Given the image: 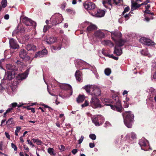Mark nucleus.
<instances>
[{"mask_svg":"<svg viewBox=\"0 0 156 156\" xmlns=\"http://www.w3.org/2000/svg\"><path fill=\"white\" fill-rule=\"evenodd\" d=\"M113 99L114 101L106 98L104 101L106 103L105 105L107 106H110L111 109L119 112H121L122 110V106L120 101H119V97L117 96L113 97Z\"/></svg>","mask_w":156,"mask_h":156,"instance_id":"nucleus-1","label":"nucleus"},{"mask_svg":"<svg viewBox=\"0 0 156 156\" xmlns=\"http://www.w3.org/2000/svg\"><path fill=\"white\" fill-rule=\"evenodd\" d=\"M84 88L86 92L91 95L92 97H98L101 94L100 89L94 86L86 85L84 87Z\"/></svg>","mask_w":156,"mask_h":156,"instance_id":"nucleus-2","label":"nucleus"},{"mask_svg":"<svg viewBox=\"0 0 156 156\" xmlns=\"http://www.w3.org/2000/svg\"><path fill=\"white\" fill-rule=\"evenodd\" d=\"M124 118V121L125 125L128 128H130L132 126L131 122L134 120V115L132 114L131 111L126 112L122 114Z\"/></svg>","mask_w":156,"mask_h":156,"instance_id":"nucleus-3","label":"nucleus"},{"mask_svg":"<svg viewBox=\"0 0 156 156\" xmlns=\"http://www.w3.org/2000/svg\"><path fill=\"white\" fill-rule=\"evenodd\" d=\"M62 16L60 14H56L52 16L51 18V20H52V25L53 26L61 23L62 22Z\"/></svg>","mask_w":156,"mask_h":156,"instance_id":"nucleus-4","label":"nucleus"},{"mask_svg":"<svg viewBox=\"0 0 156 156\" xmlns=\"http://www.w3.org/2000/svg\"><path fill=\"white\" fill-rule=\"evenodd\" d=\"M92 119L93 122L97 126H99V123L101 124L104 120L103 117L100 115L93 116L92 118Z\"/></svg>","mask_w":156,"mask_h":156,"instance_id":"nucleus-5","label":"nucleus"},{"mask_svg":"<svg viewBox=\"0 0 156 156\" xmlns=\"http://www.w3.org/2000/svg\"><path fill=\"white\" fill-rule=\"evenodd\" d=\"M138 1V0H131V10H133L140 7L142 5H145L150 2V0H147L142 3L140 4H138L136 2Z\"/></svg>","mask_w":156,"mask_h":156,"instance_id":"nucleus-6","label":"nucleus"},{"mask_svg":"<svg viewBox=\"0 0 156 156\" xmlns=\"http://www.w3.org/2000/svg\"><path fill=\"white\" fill-rule=\"evenodd\" d=\"M90 105L93 108L101 107V105L98 97H92L90 102Z\"/></svg>","mask_w":156,"mask_h":156,"instance_id":"nucleus-7","label":"nucleus"},{"mask_svg":"<svg viewBox=\"0 0 156 156\" xmlns=\"http://www.w3.org/2000/svg\"><path fill=\"white\" fill-rule=\"evenodd\" d=\"M23 23H24L27 26H30L34 25V26L36 23L35 22L33 21L29 18L27 17H21L20 18Z\"/></svg>","mask_w":156,"mask_h":156,"instance_id":"nucleus-8","label":"nucleus"},{"mask_svg":"<svg viewBox=\"0 0 156 156\" xmlns=\"http://www.w3.org/2000/svg\"><path fill=\"white\" fill-rule=\"evenodd\" d=\"M106 31L103 30H99L95 32L94 33V36L96 38L99 39L104 38L105 34Z\"/></svg>","mask_w":156,"mask_h":156,"instance_id":"nucleus-9","label":"nucleus"},{"mask_svg":"<svg viewBox=\"0 0 156 156\" xmlns=\"http://www.w3.org/2000/svg\"><path fill=\"white\" fill-rule=\"evenodd\" d=\"M140 42L148 46L153 45L154 44V42L150 39L144 37H142L140 39Z\"/></svg>","mask_w":156,"mask_h":156,"instance_id":"nucleus-10","label":"nucleus"},{"mask_svg":"<svg viewBox=\"0 0 156 156\" xmlns=\"http://www.w3.org/2000/svg\"><path fill=\"white\" fill-rule=\"evenodd\" d=\"M83 5L85 9L87 10L94 9L95 7V4L91 2H86Z\"/></svg>","mask_w":156,"mask_h":156,"instance_id":"nucleus-11","label":"nucleus"},{"mask_svg":"<svg viewBox=\"0 0 156 156\" xmlns=\"http://www.w3.org/2000/svg\"><path fill=\"white\" fill-rule=\"evenodd\" d=\"M29 70L30 69H28L26 70L24 73L19 74L16 76L17 79L20 80L26 79L28 75Z\"/></svg>","mask_w":156,"mask_h":156,"instance_id":"nucleus-12","label":"nucleus"},{"mask_svg":"<svg viewBox=\"0 0 156 156\" xmlns=\"http://www.w3.org/2000/svg\"><path fill=\"white\" fill-rule=\"evenodd\" d=\"M19 56L22 59H25L26 60H29L30 57L27 55V53L24 49H21L19 53Z\"/></svg>","mask_w":156,"mask_h":156,"instance_id":"nucleus-13","label":"nucleus"},{"mask_svg":"<svg viewBox=\"0 0 156 156\" xmlns=\"http://www.w3.org/2000/svg\"><path fill=\"white\" fill-rule=\"evenodd\" d=\"M25 31V29L23 27L21 26L20 27L18 25L16 29L13 31L12 35L13 36L15 34H22L24 33Z\"/></svg>","mask_w":156,"mask_h":156,"instance_id":"nucleus-14","label":"nucleus"},{"mask_svg":"<svg viewBox=\"0 0 156 156\" xmlns=\"http://www.w3.org/2000/svg\"><path fill=\"white\" fill-rule=\"evenodd\" d=\"M111 33V37L113 40L115 41V38H120L121 37V33L118 30L113 31L110 32Z\"/></svg>","mask_w":156,"mask_h":156,"instance_id":"nucleus-15","label":"nucleus"},{"mask_svg":"<svg viewBox=\"0 0 156 156\" xmlns=\"http://www.w3.org/2000/svg\"><path fill=\"white\" fill-rule=\"evenodd\" d=\"M10 47L11 48L13 49L18 48L19 47L18 44L15 39L12 38L9 40Z\"/></svg>","mask_w":156,"mask_h":156,"instance_id":"nucleus-16","label":"nucleus"},{"mask_svg":"<svg viewBox=\"0 0 156 156\" xmlns=\"http://www.w3.org/2000/svg\"><path fill=\"white\" fill-rule=\"evenodd\" d=\"M47 54V51L46 49L42 50L41 51H39L35 55V57L37 58L38 57L41 58Z\"/></svg>","mask_w":156,"mask_h":156,"instance_id":"nucleus-17","label":"nucleus"},{"mask_svg":"<svg viewBox=\"0 0 156 156\" xmlns=\"http://www.w3.org/2000/svg\"><path fill=\"white\" fill-rule=\"evenodd\" d=\"M15 73H13L12 71H9L7 73L5 76L6 78H7L9 80H11L15 77Z\"/></svg>","mask_w":156,"mask_h":156,"instance_id":"nucleus-18","label":"nucleus"},{"mask_svg":"<svg viewBox=\"0 0 156 156\" xmlns=\"http://www.w3.org/2000/svg\"><path fill=\"white\" fill-rule=\"evenodd\" d=\"M57 39L54 37H47L45 40L47 43L49 44H51L55 42L56 41Z\"/></svg>","mask_w":156,"mask_h":156,"instance_id":"nucleus-19","label":"nucleus"},{"mask_svg":"<svg viewBox=\"0 0 156 156\" xmlns=\"http://www.w3.org/2000/svg\"><path fill=\"white\" fill-rule=\"evenodd\" d=\"M105 12L102 10L99 9L97 10V13L95 14V16L97 17H101L104 16Z\"/></svg>","mask_w":156,"mask_h":156,"instance_id":"nucleus-20","label":"nucleus"},{"mask_svg":"<svg viewBox=\"0 0 156 156\" xmlns=\"http://www.w3.org/2000/svg\"><path fill=\"white\" fill-rule=\"evenodd\" d=\"M111 1V0H102V3L103 5L106 8H108V5L112 6Z\"/></svg>","mask_w":156,"mask_h":156,"instance_id":"nucleus-21","label":"nucleus"},{"mask_svg":"<svg viewBox=\"0 0 156 156\" xmlns=\"http://www.w3.org/2000/svg\"><path fill=\"white\" fill-rule=\"evenodd\" d=\"M147 142L145 139L143 138L140 140L139 144L141 147H145L147 145Z\"/></svg>","mask_w":156,"mask_h":156,"instance_id":"nucleus-22","label":"nucleus"},{"mask_svg":"<svg viewBox=\"0 0 156 156\" xmlns=\"http://www.w3.org/2000/svg\"><path fill=\"white\" fill-rule=\"evenodd\" d=\"M76 80L79 81H80L82 78V73L79 70H77L75 74Z\"/></svg>","mask_w":156,"mask_h":156,"instance_id":"nucleus-23","label":"nucleus"},{"mask_svg":"<svg viewBox=\"0 0 156 156\" xmlns=\"http://www.w3.org/2000/svg\"><path fill=\"white\" fill-rule=\"evenodd\" d=\"M26 48L28 51L32 50L34 51L36 49V47L35 46L30 44H27L26 46Z\"/></svg>","mask_w":156,"mask_h":156,"instance_id":"nucleus-24","label":"nucleus"},{"mask_svg":"<svg viewBox=\"0 0 156 156\" xmlns=\"http://www.w3.org/2000/svg\"><path fill=\"white\" fill-rule=\"evenodd\" d=\"M96 28L97 27L95 25L92 24H90L87 27V31L89 32L95 30Z\"/></svg>","mask_w":156,"mask_h":156,"instance_id":"nucleus-25","label":"nucleus"},{"mask_svg":"<svg viewBox=\"0 0 156 156\" xmlns=\"http://www.w3.org/2000/svg\"><path fill=\"white\" fill-rule=\"evenodd\" d=\"M114 53L118 55H120L122 53V51L120 48L115 47L114 51Z\"/></svg>","mask_w":156,"mask_h":156,"instance_id":"nucleus-26","label":"nucleus"},{"mask_svg":"<svg viewBox=\"0 0 156 156\" xmlns=\"http://www.w3.org/2000/svg\"><path fill=\"white\" fill-rule=\"evenodd\" d=\"M63 87L64 89L68 90H70L71 94L70 95H71L72 94L73 90L72 87L69 84H65L63 85Z\"/></svg>","mask_w":156,"mask_h":156,"instance_id":"nucleus-27","label":"nucleus"},{"mask_svg":"<svg viewBox=\"0 0 156 156\" xmlns=\"http://www.w3.org/2000/svg\"><path fill=\"white\" fill-rule=\"evenodd\" d=\"M85 97L84 95H79L76 99V101L78 103H81L84 100Z\"/></svg>","mask_w":156,"mask_h":156,"instance_id":"nucleus-28","label":"nucleus"},{"mask_svg":"<svg viewBox=\"0 0 156 156\" xmlns=\"http://www.w3.org/2000/svg\"><path fill=\"white\" fill-rule=\"evenodd\" d=\"M117 45L119 46H122L124 44V41L121 39H120L118 41H115Z\"/></svg>","mask_w":156,"mask_h":156,"instance_id":"nucleus-29","label":"nucleus"},{"mask_svg":"<svg viewBox=\"0 0 156 156\" xmlns=\"http://www.w3.org/2000/svg\"><path fill=\"white\" fill-rule=\"evenodd\" d=\"M151 94L150 95L152 96H154V99L156 102V90H155L152 89L151 90Z\"/></svg>","mask_w":156,"mask_h":156,"instance_id":"nucleus-30","label":"nucleus"},{"mask_svg":"<svg viewBox=\"0 0 156 156\" xmlns=\"http://www.w3.org/2000/svg\"><path fill=\"white\" fill-rule=\"evenodd\" d=\"M48 152L51 155L55 156L56 155V154L54 153V150L53 148H48Z\"/></svg>","mask_w":156,"mask_h":156,"instance_id":"nucleus-31","label":"nucleus"},{"mask_svg":"<svg viewBox=\"0 0 156 156\" xmlns=\"http://www.w3.org/2000/svg\"><path fill=\"white\" fill-rule=\"evenodd\" d=\"M52 26H53V25H45L44 27V28L43 29V31L44 32H46L49 28L51 27Z\"/></svg>","mask_w":156,"mask_h":156,"instance_id":"nucleus-32","label":"nucleus"},{"mask_svg":"<svg viewBox=\"0 0 156 156\" xmlns=\"http://www.w3.org/2000/svg\"><path fill=\"white\" fill-rule=\"evenodd\" d=\"M6 124L8 125H10L12 124H14V122L13 118L9 119L6 122Z\"/></svg>","mask_w":156,"mask_h":156,"instance_id":"nucleus-33","label":"nucleus"},{"mask_svg":"<svg viewBox=\"0 0 156 156\" xmlns=\"http://www.w3.org/2000/svg\"><path fill=\"white\" fill-rule=\"evenodd\" d=\"M23 105V104L21 105H18L17 104L16 102H14L13 103H12L11 105L12 107V108H15L16 107V106H17L18 108H20L21 107L22 105Z\"/></svg>","mask_w":156,"mask_h":156,"instance_id":"nucleus-34","label":"nucleus"},{"mask_svg":"<svg viewBox=\"0 0 156 156\" xmlns=\"http://www.w3.org/2000/svg\"><path fill=\"white\" fill-rule=\"evenodd\" d=\"M2 7L4 8H5L7 5V0H2L1 2Z\"/></svg>","mask_w":156,"mask_h":156,"instance_id":"nucleus-35","label":"nucleus"},{"mask_svg":"<svg viewBox=\"0 0 156 156\" xmlns=\"http://www.w3.org/2000/svg\"><path fill=\"white\" fill-rule=\"evenodd\" d=\"M105 74L107 76H109L111 73V70L109 68L106 69L105 70Z\"/></svg>","mask_w":156,"mask_h":156,"instance_id":"nucleus-36","label":"nucleus"},{"mask_svg":"<svg viewBox=\"0 0 156 156\" xmlns=\"http://www.w3.org/2000/svg\"><path fill=\"white\" fill-rule=\"evenodd\" d=\"M9 70H11V71H12L13 73H15V71H16L17 70V68L15 66L12 65L10 69Z\"/></svg>","mask_w":156,"mask_h":156,"instance_id":"nucleus-37","label":"nucleus"},{"mask_svg":"<svg viewBox=\"0 0 156 156\" xmlns=\"http://www.w3.org/2000/svg\"><path fill=\"white\" fill-rule=\"evenodd\" d=\"M16 129L15 131V134L16 136H18V133H19L20 131V130L21 129V128L19 126H17L16 127Z\"/></svg>","mask_w":156,"mask_h":156,"instance_id":"nucleus-38","label":"nucleus"},{"mask_svg":"<svg viewBox=\"0 0 156 156\" xmlns=\"http://www.w3.org/2000/svg\"><path fill=\"white\" fill-rule=\"evenodd\" d=\"M140 53L142 55H147L148 54V52L146 51V49L140 51Z\"/></svg>","mask_w":156,"mask_h":156,"instance_id":"nucleus-39","label":"nucleus"},{"mask_svg":"<svg viewBox=\"0 0 156 156\" xmlns=\"http://www.w3.org/2000/svg\"><path fill=\"white\" fill-rule=\"evenodd\" d=\"M110 43V41L106 40H104L102 41L101 42V43L102 44L105 45H107Z\"/></svg>","mask_w":156,"mask_h":156,"instance_id":"nucleus-40","label":"nucleus"},{"mask_svg":"<svg viewBox=\"0 0 156 156\" xmlns=\"http://www.w3.org/2000/svg\"><path fill=\"white\" fill-rule=\"evenodd\" d=\"M61 47L60 46L57 47L53 46L52 47V50L53 49L54 50H59L61 49Z\"/></svg>","mask_w":156,"mask_h":156,"instance_id":"nucleus-41","label":"nucleus"},{"mask_svg":"<svg viewBox=\"0 0 156 156\" xmlns=\"http://www.w3.org/2000/svg\"><path fill=\"white\" fill-rule=\"evenodd\" d=\"M89 137L93 140H95L96 139V136L94 134H90L89 135Z\"/></svg>","mask_w":156,"mask_h":156,"instance_id":"nucleus-42","label":"nucleus"},{"mask_svg":"<svg viewBox=\"0 0 156 156\" xmlns=\"http://www.w3.org/2000/svg\"><path fill=\"white\" fill-rule=\"evenodd\" d=\"M129 10V7H126L124 9L122 13V15H124L126 13L128 12Z\"/></svg>","mask_w":156,"mask_h":156,"instance_id":"nucleus-43","label":"nucleus"},{"mask_svg":"<svg viewBox=\"0 0 156 156\" xmlns=\"http://www.w3.org/2000/svg\"><path fill=\"white\" fill-rule=\"evenodd\" d=\"M123 16H124V17L125 18L126 20H128L129 18V17L131 16V15L129 13H128L127 14H124V15H123Z\"/></svg>","mask_w":156,"mask_h":156,"instance_id":"nucleus-44","label":"nucleus"},{"mask_svg":"<svg viewBox=\"0 0 156 156\" xmlns=\"http://www.w3.org/2000/svg\"><path fill=\"white\" fill-rule=\"evenodd\" d=\"M89 104V103L87 101H85L84 103L82 104L81 106L82 107H84L88 106Z\"/></svg>","mask_w":156,"mask_h":156,"instance_id":"nucleus-45","label":"nucleus"},{"mask_svg":"<svg viewBox=\"0 0 156 156\" xmlns=\"http://www.w3.org/2000/svg\"><path fill=\"white\" fill-rule=\"evenodd\" d=\"M131 137L132 139H134L136 138V134L133 132H132L131 133Z\"/></svg>","mask_w":156,"mask_h":156,"instance_id":"nucleus-46","label":"nucleus"},{"mask_svg":"<svg viewBox=\"0 0 156 156\" xmlns=\"http://www.w3.org/2000/svg\"><path fill=\"white\" fill-rule=\"evenodd\" d=\"M12 147L13 148L15 151H16L17 150V147L13 143H11Z\"/></svg>","mask_w":156,"mask_h":156,"instance_id":"nucleus-47","label":"nucleus"},{"mask_svg":"<svg viewBox=\"0 0 156 156\" xmlns=\"http://www.w3.org/2000/svg\"><path fill=\"white\" fill-rule=\"evenodd\" d=\"M84 139V137L83 136H81L80 138L78 140V144H80L82 142Z\"/></svg>","mask_w":156,"mask_h":156,"instance_id":"nucleus-48","label":"nucleus"},{"mask_svg":"<svg viewBox=\"0 0 156 156\" xmlns=\"http://www.w3.org/2000/svg\"><path fill=\"white\" fill-rule=\"evenodd\" d=\"M59 150L61 151H63L65 149V147L62 145H61L59 147Z\"/></svg>","mask_w":156,"mask_h":156,"instance_id":"nucleus-49","label":"nucleus"},{"mask_svg":"<svg viewBox=\"0 0 156 156\" xmlns=\"http://www.w3.org/2000/svg\"><path fill=\"white\" fill-rule=\"evenodd\" d=\"M114 3L115 5H117L118 4L120 3L121 2V0H113Z\"/></svg>","mask_w":156,"mask_h":156,"instance_id":"nucleus-50","label":"nucleus"},{"mask_svg":"<svg viewBox=\"0 0 156 156\" xmlns=\"http://www.w3.org/2000/svg\"><path fill=\"white\" fill-rule=\"evenodd\" d=\"M27 142L30 145L32 146V147H34V144L32 143V142L30 141V140H27Z\"/></svg>","mask_w":156,"mask_h":156,"instance_id":"nucleus-51","label":"nucleus"},{"mask_svg":"<svg viewBox=\"0 0 156 156\" xmlns=\"http://www.w3.org/2000/svg\"><path fill=\"white\" fill-rule=\"evenodd\" d=\"M5 135L7 138H8L9 139H10V136L8 133L5 132Z\"/></svg>","mask_w":156,"mask_h":156,"instance_id":"nucleus-52","label":"nucleus"},{"mask_svg":"<svg viewBox=\"0 0 156 156\" xmlns=\"http://www.w3.org/2000/svg\"><path fill=\"white\" fill-rule=\"evenodd\" d=\"M66 6V3H65L64 2L61 5V8L62 9H64Z\"/></svg>","mask_w":156,"mask_h":156,"instance_id":"nucleus-53","label":"nucleus"},{"mask_svg":"<svg viewBox=\"0 0 156 156\" xmlns=\"http://www.w3.org/2000/svg\"><path fill=\"white\" fill-rule=\"evenodd\" d=\"M13 110L12 108H8L6 111V112L8 113H9L10 112Z\"/></svg>","mask_w":156,"mask_h":156,"instance_id":"nucleus-54","label":"nucleus"},{"mask_svg":"<svg viewBox=\"0 0 156 156\" xmlns=\"http://www.w3.org/2000/svg\"><path fill=\"white\" fill-rule=\"evenodd\" d=\"M146 5H146L145 6V8L146 9V10H148V9L150 7H151V5L150 4H146Z\"/></svg>","mask_w":156,"mask_h":156,"instance_id":"nucleus-55","label":"nucleus"},{"mask_svg":"<svg viewBox=\"0 0 156 156\" xmlns=\"http://www.w3.org/2000/svg\"><path fill=\"white\" fill-rule=\"evenodd\" d=\"M95 146V145L94 143H90L89 144V147H90L92 148L94 147Z\"/></svg>","mask_w":156,"mask_h":156,"instance_id":"nucleus-56","label":"nucleus"},{"mask_svg":"<svg viewBox=\"0 0 156 156\" xmlns=\"http://www.w3.org/2000/svg\"><path fill=\"white\" fill-rule=\"evenodd\" d=\"M77 149H74L72 151V152L73 154H75L77 153Z\"/></svg>","mask_w":156,"mask_h":156,"instance_id":"nucleus-57","label":"nucleus"},{"mask_svg":"<svg viewBox=\"0 0 156 156\" xmlns=\"http://www.w3.org/2000/svg\"><path fill=\"white\" fill-rule=\"evenodd\" d=\"M36 143L37 145H41L42 143V142L40 140L38 139Z\"/></svg>","mask_w":156,"mask_h":156,"instance_id":"nucleus-58","label":"nucleus"},{"mask_svg":"<svg viewBox=\"0 0 156 156\" xmlns=\"http://www.w3.org/2000/svg\"><path fill=\"white\" fill-rule=\"evenodd\" d=\"M67 12H69L72 13H74V11L71 9H69L67 10Z\"/></svg>","mask_w":156,"mask_h":156,"instance_id":"nucleus-59","label":"nucleus"},{"mask_svg":"<svg viewBox=\"0 0 156 156\" xmlns=\"http://www.w3.org/2000/svg\"><path fill=\"white\" fill-rule=\"evenodd\" d=\"M43 106H44V107L45 108H49V111H50L51 110H52V109L50 107H49L48 106L45 105H43Z\"/></svg>","mask_w":156,"mask_h":156,"instance_id":"nucleus-60","label":"nucleus"},{"mask_svg":"<svg viewBox=\"0 0 156 156\" xmlns=\"http://www.w3.org/2000/svg\"><path fill=\"white\" fill-rule=\"evenodd\" d=\"M12 65V64H9L7 65H6V68L7 69H10V68H11V67Z\"/></svg>","mask_w":156,"mask_h":156,"instance_id":"nucleus-61","label":"nucleus"},{"mask_svg":"<svg viewBox=\"0 0 156 156\" xmlns=\"http://www.w3.org/2000/svg\"><path fill=\"white\" fill-rule=\"evenodd\" d=\"M4 18L6 20H8L9 18V16L8 14L5 15L4 16Z\"/></svg>","mask_w":156,"mask_h":156,"instance_id":"nucleus-62","label":"nucleus"},{"mask_svg":"<svg viewBox=\"0 0 156 156\" xmlns=\"http://www.w3.org/2000/svg\"><path fill=\"white\" fill-rule=\"evenodd\" d=\"M23 136H20V141L21 142H22L23 143V142H24V140H23Z\"/></svg>","mask_w":156,"mask_h":156,"instance_id":"nucleus-63","label":"nucleus"},{"mask_svg":"<svg viewBox=\"0 0 156 156\" xmlns=\"http://www.w3.org/2000/svg\"><path fill=\"white\" fill-rule=\"evenodd\" d=\"M150 19L147 17H145L144 18V20L146 22H148L149 21Z\"/></svg>","mask_w":156,"mask_h":156,"instance_id":"nucleus-64","label":"nucleus"}]
</instances>
